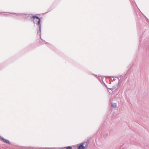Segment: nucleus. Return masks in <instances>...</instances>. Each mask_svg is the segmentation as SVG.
Wrapping results in <instances>:
<instances>
[{"mask_svg": "<svg viewBox=\"0 0 149 149\" xmlns=\"http://www.w3.org/2000/svg\"><path fill=\"white\" fill-rule=\"evenodd\" d=\"M31 19H32V20L33 21L34 24L35 25L36 24L38 26V29L37 30V35L39 36L40 39L42 41L45 42V41H43L41 38V20L40 18L36 15H34L32 16Z\"/></svg>", "mask_w": 149, "mask_h": 149, "instance_id": "1", "label": "nucleus"}, {"mask_svg": "<svg viewBox=\"0 0 149 149\" xmlns=\"http://www.w3.org/2000/svg\"><path fill=\"white\" fill-rule=\"evenodd\" d=\"M63 149H72V147L71 146H68L67 147H65L62 148Z\"/></svg>", "mask_w": 149, "mask_h": 149, "instance_id": "5", "label": "nucleus"}, {"mask_svg": "<svg viewBox=\"0 0 149 149\" xmlns=\"http://www.w3.org/2000/svg\"><path fill=\"white\" fill-rule=\"evenodd\" d=\"M116 85H115L114 86H113V88H114V89H115L116 88Z\"/></svg>", "mask_w": 149, "mask_h": 149, "instance_id": "9", "label": "nucleus"}, {"mask_svg": "<svg viewBox=\"0 0 149 149\" xmlns=\"http://www.w3.org/2000/svg\"><path fill=\"white\" fill-rule=\"evenodd\" d=\"M108 133L106 134L104 136V138H106L108 137Z\"/></svg>", "mask_w": 149, "mask_h": 149, "instance_id": "7", "label": "nucleus"}, {"mask_svg": "<svg viewBox=\"0 0 149 149\" xmlns=\"http://www.w3.org/2000/svg\"><path fill=\"white\" fill-rule=\"evenodd\" d=\"M104 83V84L105 85V87H106V88L108 90V89H109V88L105 84V83Z\"/></svg>", "mask_w": 149, "mask_h": 149, "instance_id": "8", "label": "nucleus"}, {"mask_svg": "<svg viewBox=\"0 0 149 149\" xmlns=\"http://www.w3.org/2000/svg\"><path fill=\"white\" fill-rule=\"evenodd\" d=\"M46 148H42L41 147H28V148H27V149H46Z\"/></svg>", "mask_w": 149, "mask_h": 149, "instance_id": "3", "label": "nucleus"}, {"mask_svg": "<svg viewBox=\"0 0 149 149\" xmlns=\"http://www.w3.org/2000/svg\"><path fill=\"white\" fill-rule=\"evenodd\" d=\"M0 139L2 140L4 142L9 144H10V142L9 140H7L6 139H4V138L0 136Z\"/></svg>", "mask_w": 149, "mask_h": 149, "instance_id": "4", "label": "nucleus"}, {"mask_svg": "<svg viewBox=\"0 0 149 149\" xmlns=\"http://www.w3.org/2000/svg\"><path fill=\"white\" fill-rule=\"evenodd\" d=\"M120 84V80H119L118 81V86Z\"/></svg>", "mask_w": 149, "mask_h": 149, "instance_id": "11", "label": "nucleus"}, {"mask_svg": "<svg viewBox=\"0 0 149 149\" xmlns=\"http://www.w3.org/2000/svg\"><path fill=\"white\" fill-rule=\"evenodd\" d=\"M111 106L112 107H115L116 106V104L115 103H114V104L111 103Z\"/></svg>", "mask_w": 149, "mask_h": 149, "instance_id": "6", "label": "nucleus"}, {"mask_svg": "<svg viewBox=\"0 0 149 149\" xmlns=\"http://www.w3.org/2000/svg\"><path fill=\"white\" fill-rule=\"evenodd\" d=\"M6 13H9L10 14H16L17 15H21L22 16L23 18L24 19H27L28 18V17H29V16L32 15H29L28 14H26L24 13H11L9 12H6Z\"/></svg>", "mask_w": 149, "mask_h": 149, "instance_id": "2", "label": "nucleus"}, {"mask_svg": "<svg viewBox=\"0 0 149 149\" xmlns=\"http://www.w3.org/2000/svg\"><path fill=\"white\" fill-rule=\"evenodd\" d=\"M110 89L112 91H113L114 90V88H109V89Z\"/></svg>", "mask_w": 149, "mask_h": 149, "instance_id": "10", "label": "nucleus"}]
</instances>
